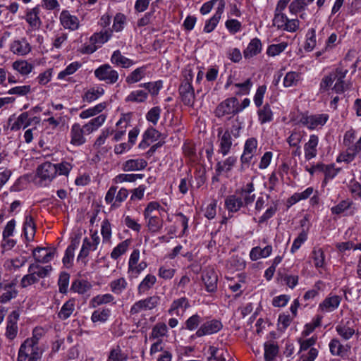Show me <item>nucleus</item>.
I'll use <instances>...</instances> for the list:
<instances>
[{
	"label": "nucleus",
	"mask_w": 361,
	"mask_h": 361,
	"mask_svg": "<svg viewBox=\"0 0 361 361\" xmlns=\"http://www.w3.org/2000/svg\"><path fill=\"white\" fill-rule=\"evenodd\" d=\"M223 328L222 322L216 319H212L203 322L196 331L195 335L200 338L204 336L214 334Z\"/></svg>",
	"instance_id": "obj_16"
},
{
	"label": "nucleus",
	"mask_w": 361,
	"mask_h": 361,
	"mask_svg": "<svg viewBox=\"0 0 361 361\" xmlns=\"http://www.w3.org/2000/svg\"><path fill=\"white\" fill-rule=\"evenodd\" d=\"M147 166V162L144 159H128L122 164V169L126 172L141 171Z\"/></svg>",
	"instance_id": "obj_34"
},
{
	"label": "nucleus",
	"mask_w": 361,
	"mask_h": 361,
	"mask_svg": "<svg viewBox=\"0 0 361 361\" xmlns=\"http://www.w3.org/2000/svg\"><path fill=\"white\" fill-rule=\"evenodd\" d=\"M110 60L111 63L123 68H128L136 63L133 60L123 56L118 49L113 52Z\"/></svg>",
	"instance_id": "obj_27"
},
{
	"label": "nucleus",
	"mask_w": 361,
	"mask_h": 361,
	"mask_svg": "<svg viewBox=\"0 0 361 361\" xmlns=\"http://www.w3.org/2000/svg\"><path fill=\"white\" fill-rule=\"evenodd\" d=\"M255 191V186L252 182L244 185L239 190L240 197L242 198L245 206L250 205L255 199V195L252 194Z\"/></svg>",
	"instance_id": "obj_31"
},
{
	"label": "nucleus",
	"mask_w": 361,
	"mask_h": 361,
	"mask_svg": "<svg viewBox=\"0 0 361 361\" xmlns=\"http://www.w3.org/2000/svg\"><path fill=\"white\" fill-rule=\"evenodd\" d=\"M353 204V202L350 199L341 200L338 204L331 208L332 214L339 215L348 210Z\"/></svg>",
	"instance_id": "obj_63"
},
{
	"label": "nucleus",
	"mask_w": 361,
	"mask_h": 361,
	"mask_svg": "<svg viewBox=\"0 0 361 361\" xmlns=\"http://www.w3.org/2000/svg\"><path fill=\"white\" fill-rule=\"evenodd\" d=\"M100 243V237L97 231L91 234L90 238L85 237L82 240V244L80 252L77 257V261H81L86 264L85 259L88 257L90 251H95Z\"/></svg>",
	"instance_id": "obj_13"
},
{
	"label": "nucleus",
	"mask_w": 361,
	"mask_h": 361,
	"mask_svg": "<svg viewBox=\"0 0 361 361\" xmlns=\"http://www.w3.org/2000/svg\"><path fill=\"white\" fill-rule=\"evenodd\" d=\"M191 307L190 300L185 296L174 299L168 310L170 315L183 316V314Z\"/></svg>",
	"instance_id": "obj_18"
},
{
	"label": "nucleus",
	"mask_w": 361,
	"mask_h": 361,
	"mask_svg": "<svg viewBox=\"0 0 361 361\" xmlns=\"http://www.w3.org/2000/svg\"><path fill=\"white\" fill-rule=\"evenodd\" d=\"M106 116L99 114L81 126L75 123L71 126L70 131V143L74 146H81L86 142V135H90L97 130L105 122Z\"/></svg>",
	"instance_id": "obj_2"
},
{
	"label": "nucleus",
	"mask_w": 361,
	"mask_h": 361,
	"mask_svg": "<svg viewBox=\"0 0 361 361\" xmlns=\"http://www.w3.org/2000/svg\"><path fill=\"white\" fill-rule=\"evenodd\" d=\"M56 170L54 164L44 162L39 165L35 175V183L42 187H46L56 178Z\"/></svg>",
	"instance_id": "obj_8"
},
{
	"label": "nucleus",
	"mask_w": 361,
	"mask_h": 361,
	"mask_svg": "<svg viewBox=\"0 0 361 361\" xmlns=\"http://www.w3.org/2000/svg\"><path fill=\"white\" fill-rule=\"evenodd\" d=\"M157 277L152 274H147L137 286V295H142L151 290L157 283Z\"/></svg>",
	"instance_id": "obj_32"
},
{
	"label": "nucleus",
	"mask_w": 361,
	"mask_h": 361,
	"mask_svg": "<svg viewBox=\"0 0 361 361\" xmlns=\"http://www.w3.org/2000/svg\"><path fill=\"white\" fill-rule=\"evenodd\" d=\"M127 24V18L126 15L122 13H117L113 18L112 27L110 28L112 34L114 32H122Z\"/></svg>",
	"instance_id": "obj_43"
},
{
	"label": "nucleus",
	"mask_w": 361,
	"mask_h": 361,
	"mask_svg": "<svg viewBox=\"0 0 361 361\" xmlns=\"http://www.w3.org/2000/svg\"><path fill=\"white\" fill-rule=\"evenodd\" d=\"M202 317L198 314L195 313L189 317L184 322L183 329L193 331L197 330L200 325L202 324Z\"/></svg>",
	"instance_id": "obj_45"
},
{
	"label": "nucleus",
	"mask_w": 361,
	"mask_h": 361,
	"mask_svg": "<svg viewBox=\"0 0 361 361\" xmlns=\"http://www.w3.org/2000/svg\"><path fill=\"white\" fill-rule=\"evenodd\" d=\"M258 142L255 137H250L246 140L243 152L240 157L242 165H249L257 149Z\"/></svg>",
	"instance_id": "obj_19"
},
{
	"label": "nucleus",
	"mask_w": 361,
	"mask_h": 361,
	"mask_svg": "<svg viewBox=\"0 0 361 361\" xmlns=\"http://www.w3.org/2000/svg\"><path fill=\"white\" fill-rule=\"evenodd\" d=\"M257 114L258 117V121L262 125L270 123L274 119V113L268 103H266L264 105H262L258 108Z\"/></svg>",
	"instance_id": "obj_38"
},
{
	"label": "nucleus",
	"mask_w": 361,
	"mask_h": 361,
	"mask_svg": "<svg viewBox=\"0 0 361 361\" xmlns=\"http://www.w3.org/2000/svg\"><path fill=\"white\" fill-rule=\"evenodd\" d=\"M75 311V302L73 300L66 301L58 312V317L60 319L65 320L69 318Z\"/></svg>",
	"instance_id": "obj_53"
},
{
	"label": "nucleus",
	"mask_w": 361,
	"mask_h": 361,
	"mask_svg": "<svg viewBox=\"0 0 361 361\" xmlns=\"http://www.w3.org/2000/svg\"><path fill=\"white\" fill-rule=\"evenodd\" d=\"M35 233L36 228L32 218L31 216H26L25 222L24 223V238L27 243L25 244L26 250H24V253L28 254L30 252V256L27 257H24V263L31 257L37 262L48 263L54 258L55 252L48 247L34 245L32 242L34 241Z\"/></svg>",
	"instance_id": "obj_1"
},
{
	"label": "nucleus",
	"mask_w": 361,
	"mask_h": 361,
	"mask_svg": "<svg viewBox=\"0 0 361 361\" xmlns=\"http://www.w3.org/2000/svg\"><path fill=\"white\" fill-rule=\"evenodd\" d=\"M238 99L235 97H229L221 102L214 111L215 116L222 118L225 116L238 114Z\"/></svg>",
	"instance_id": "obj_14"
},
{
	"label": "nucleus",
	"mask_w": 361,
	"mask_h": 361,
	"mask_svg": "<svg viewBox=\"0 0 361 361\" xmlns=\"http://www.w3.org/2000/svg\"><path fill=\"white\" fill-rule=\"evenodd\" d=\"M329 119V115L326 113L310 114L302 113L300 116L299 123L310 130L322 129Z\"/></svg>",
	"instance_id": "obj_6"
},
{
	"label": "nucleus",
	"mask_w": 361,
	"mask_h": 361,
	"mask_svg": "<svg viewBox=\"0 0 361 361\" xmlns=\"http://www.w3.org/2000/svg\"><path fill=\"white\" fill-rule=\"evenodd\" d=\"M336 331L344 340H349L355 334V329L350 327L349 322L346 323L341 322L336 326Z\"/></svg>",
	"instance_id": "obj_46"
},
{
	"label": "nucleus",
	"mask_w": 361,
	"mask_h": 361,
	"mask_svg": "<svg viewBox=\"0 0 361 361\" xmlns=\"http://www.w3.org/2000/svg\"><path fill=\"white\" fill-rule=\"evenodd\" d=\"M107 106V103L103 102L94 106L90 107L80 112L79 117L82 119H87L102 113Z\"/></svg>",
	"instance_id": "obj_41"
},
{
	"label": "nucleus",
	"mask_w": 361,
	"mask_h": 361,
	"mask_svg": "<svg viewBox=\"0 0 361 361\" xmlns=\"http://www.w3.org/2000/svg\"><path fill=\"white\" fill-rule=\"evenodd\" d=\"M242 127L238 124H233L231 129L224 130L222 128L217 129V137L219 143L218 152L223 157L228 155L233 145L232 135L235 138L240 136V131Z\"/></svg>",
	"instance_id": "obj_4"
},
{
	"label": "nucleus",
	"mask_w": 361,
	"mask_h": 361,
	"mask_svg": "<svg viewBox=\"0 0 361 361\" xmlns=\"http://www.w3.org/2000/svg\"><path fill=\"white\" fill-rule=\"evenodd\" d=\"M140 252L139 249H134L130 255L128 262V277L129 279H137L140 274L147 267V263L145 261L139 262Z\"/></svg>",
	"instance_id": "obj_10"
},
{
	"label": "nucleus",
	"mask_w": 361,
	"mask_h": 361,
	"mask_svg": "<svg viewBox=\"0 0 361 361\" xmlns=\"http://www.w3.org/2000/svg\"><path fill=\"white\" fill-rule=\"evenodd\" d=\"M132 117V112L121 114L119 120L116 123V130H113L114 137L112 140L114 142L121 140L126 135V129L130 126Z\"/></svg>",
	"instance_id": "obj_17"
},
{
	"label": "nucleus",
	"mask_w": 361,
	"mask_h": 361,
	"mask_svg": "<svg viewBox=\"0 0 361 361\" xmlns=\"http://www.w3.org/2000/svg\"><path fill=\"white\" fill-rule=\"evenodd\" d=\"M163 81L159 80L154 82H148L142 83L140 85V87L145 88L149 94L152 96H157L159 94V91L163 88Z\"/></svg>",
	"instance_id": "obj_59"
},
{
	"label": "nucleus",
	"mask_w": 361,
	"mask_h": 361,
	"mask_svg": "<svg viewBox=\"0 0 361 361\" xmlns=\"http://www.w3.org/2000/svg\"><path fill=\"white\" fill-rule=\"evenodd\" d=\"M310 258L312 260L314 267L319 269H324L326 265V255L322 248L314 247L311 252Z\"/></svg>",
	"instance_id": "obj_29"
},
{
	"label": "nucleus",
	"mask_w": 361,
	"mask_h": 361,
	"mask_svg": "<svg viewBox=\"0 0 361 361\" xmlns=\"http://www.w3.org/2000/svg\"><path fill=\"white\" fill-rule=\"evenodd\" d=\"M161 298L157 295L147 296L136 301L129 311L130 315H137L142 312L152 311L158 307Z\"/></svg>",
	"instance_id": "obj_9"
},
{
	"label": "nucleus",
	"mask_w": 361,
	"mask_h": 361,
	"mask_svg": "<svg viewBox=\"0 0 361 361\" xmlns=\"http://www.w3.org/2000/svg\"><path fill=\"white\" fill-rule=\"evenodd\" d=\"M319 138L315 134L309 136L308 141L304 145L305 159L307 161L315 158L317 155Z\"/></svg>",
	"instance_id": "obj_24"
},
{
	"label": "nucleus",
	"mask_w": 361,
	"mask_h": 361,
	"mask_svg": "<svg viewBox=\"0 0 361 361\" xmlns=\"http://www.w3.org/2000/svg\"><path fill=\"white\" fill-rule=\"evenodd\" d=\"M347 149L345 152L339 154V155L336 158V161L338 163L345 162L350 163L353 161L356 156L360 153V152L355 151L354 146L351 147H346Z\"/></svg>",
	"instance_id": "obj_56"
},
{
	"label": "nucleus",
	"mask_w": 361,
	"mask_h": 361,
	"mask_svg": "<svg viewBox=\"0 0 361 361\" xmlns=\"http://www.w3.org/2000/svg\"><path fill=\"white\" fill-rule=\"evenodd\" d=\"M43 350L39 348H24V360L27 361H41Z\"/></svg>",
	"instance_id": "obj_54"
},
{
	"label": "nucleus",
	"mask_w": 361,
	"mask_h": 361,
	"mask_svg": "<svg viewBox=\"0 0 361 361\" xmlns=\"http://www.w3.org/2000/svg\"><path fill=\"white\" fill-rule=\"evenodd\" d=\"M319 172H322L324 175V178L322 180V185L325 187L327 183L333 180L341 171V168L336 167L334 164H325L319 163Z\"/></svg>",
	"instance_id": "obj_23"
},
{
	"label": "nucleus",
	"mask_w": 361,
	"mask_h": 361,
	"mask_svg": "<svg viewBox=\"0 0 361 361\" xmlns=\"http://www.w3.org/2000/svg\"><path fill=\"white\" fill-rule=\"evenodd\" d=\"M288 46L287 42H281L278 44H272L268 46L266 54L271 57H275L283 52Z\"/></svg>",
	"instance_id": "obj_58"
},
{
	"label": "nucleus",
	"mask_w": 361,
	"mask_h": 361,
	"mask_svg": "<svg viewBox=\"0 0 361 361\" xmlns=\"http://www.w3.org/2000/svg\"><path fill=\"white\" fill-rule=\"evenodd\" d=\"M60 22L65 29L76 30L79 27V20L68 11H63L60 14Z\"/></svg>",
	"instance_id": "obj_26"
},
{
	"label": "nucleus",
	"mask_w": 361,
	"mask_h": 361,
	"mask_svg": "<svg viewBox=\"0 0 361 361\" xmlns=\"http://www.w3.org/2000/svg\"><path fill=\"white\" fill-rule=\"evenodd\" d=\"M308 4L306 0H293L288 6V11L292 15H297L304 12Z\"/></svg>",
	"instance_id": "obj_62"
},
{
	"label": "nucleus",
	"mask_w": 361,
	"mask_h": 361,
	"mask_svg": "<svg viewBox=\"0 0 361 361\" xmlns=\"http://www.w3.org/2000/svg\"><path fill=\"white\" fill-rule=\"evenodd\" d=\"M147 66L137 67L130 72L126 78V82L132 85L141 81L147 75Z\"/></svg>",
	"instance_id": "obj_35"
},
{
	"label": "nucleus",
	"mask_w": 361,
	"mask_h": 361,
	"mask_svg": "<svg viewBox=\"0 0 361 361\" xmlns=\"http://www.w3.org/2000/svg\"><path fill=\"white\" fill-rule=\"evenodd\" d=\"M168 334V327L164 322L157 323L152 328L149 338L160 339V338L166 336Z\"/></svg>",
	"instance_id": "obj_55"
},
{
	"label": "nucleus",
	"mask_w": 361,
	"mask_h": 361,
	"mask_svg": "<svg viewBox=\"0 0 361 361\" xmlns=\"http://www.w3.org/2000/svg\"><path fill=\"white\" fill-rule=\"evenodd\" d=\"M176 272V269L171 268L169 265L163 264L159 267L157 275L160 279L169 281L173 278Z\"/></svg>",
	"instance_id": "obj_64"
},
{
	"label": "nucleus",
	"mask_w": 361,
	"mask_h": 361,
	"mask_svg": "<svg viewBox=\"0 0 361 361\" xmlns=\"http://www.w3.org/2000/svg\"><path fill=\"white\" fill-rule=\"evenodd\" d=\"M224 205L228 214H230L238 212L245 204L241 197L231 195L225 199Z\"/></svg>",
	"instance_id": "obj_33"
},
{
	"label": "nucleus",
	"mask_w": 361,
	"mask_h": 361,
	"mask_svg": "<svg viewBox=\"0 0 361 361\" xmlns=\"http://www.w3.org/2000/svg\"><path fill=\"white\" fill-rule=\"evenodd\" d=\"M210 356L209 361H226L228 356V351L224 348H219L215 346H209L208 350Z\"/></svg>",
	"instance_id": "obj_47"
},
{
	"label": "nucleus",
	"mask_w": 361,
	"mask_h": 361,
	"mask_svg": "<svg viewBox=\"0 0 361 361\" xmlns=\"http://www.w3.org/2000/svg\"><path fill=\"white\" fill-rule=\"evenodd\" d=\"M303 81L302 73L298 71H289L283 78V85L284 87H298Z\"/></svg>",
	"instance_id": "obj_30"
},
{
	"label": "nucleus",
	"mask_w": 361,
	"mask_h": 361,
	"mask_svg": "<svg viewBox=\"0 0 361 361\" xmlns=\"http://www.w3.org/2000/svg\"><path fill=\"white\" fill-rule=\"evenodd\" d=\"M148 98V93L142 90H133L126 97V102L142 103Z\"/></svg>",
	"instance_id": "obj_52"
},
{
	"label": "nucleus",
	"mask_w": 361,
	"mask_h": 361,
	"mask_svg": "<svg viewBox=\"0 0 361 361\" xmlns=\"http://www.w3.org/2000/svg\"><path fill=\"white\" fill-rule=\"evenodd\" d=\"M94 77L99 81L107 85H114L119 79V74L116 70L108 63L102 64L94 71Z\"/></svg>",
	"instance_id": "obj_12"
},
{
	"label": "nucleus",
	"mask_w": 361,
	"mask_h": 361,
	"mask_svg": "<svg viewBox=\"0 0 361 361\" xmlns=\"http://www.w3.org/2000/svg\"><path fill=\"white\" fill-rule=\"evenodd\" d=\"M130 353L118 344L111 345L106 353V361H128Z\"/></svg>",
	"instance_id": "obj_20"
},
{
	"label": "nucleus",
	"mask_w": 361,
	"mask_h": 361,
	"mask_svg": "<svg viewBox=\"0 0 361 361\" xmlns=\"http://www.w3.org/2000/svg\"><path fill=\"white\" fill-rule=\"evenodd\" d=\"M202 281L207 292L213 293L217 289V275L214 270H208L202 276Z\"/></svg>",
	"instance_id": "obj_28"
},
{
	"label": "nucleus",
	"mask_w": 361,
	"mask_h": 361,
	"mask_svg": "<svg viewBox=\"0 0 361 361\" xmlns=\"http://www.w3.org/2000/svg\"><path fill=\"white\" fill-rule=\"evenodd\" d=\"M101 235L103 243H111L112 236V226L110 221L105 219L101 224Z\"/></svg>",
	"instance_id": "obj_57"
},
{
	"label": "nucleus",
	"mask_w": 361,
	"mask_h": 361,
	"mask_svg": "<svg viewBox=\"0 0 361 361\" xmlns=\"http://www.w3.org/2000/svg\"><path fill=\"white\" fill-rule=\"evenodd\" d=\"M78 245L79 240H74L67 247L62 259L63 264L66 267L70 268L72 266L75 255V250L78 248Z\"/></svg>",
	"instance_id": "obj_39"
},
{
	"label": "nucleus",
	"mask_w": 361,
	"mask_h": 361,
	"mask_svg": "<svg viewBox=\"0 0 361 361\" xmlns=\"http://www.w3.org/2000/svg\"><path fill=\"white\" fill-rule=\"evenodd\" d=\"M279 353V346L274 342L264 343V359L266 361H274Z\"/></svg>",
	"instance_id": "obj_60"
},
{
	"label": "nucleus",
	"mask_w": 361,
	"mask_h": 361,
	"mask_svg": "<svg viewBox=\"0 0 361 361\" xmlns=\"http://www.w3.org/2000/svg\"><path fill=\"white\" fill-rule=\"evenodd\" d=\"M272 25L277 30L293 33L300 29V22L298 18H289L286 13L274 17Z\"/></svg>",
	"instance_id": "obj_11"
},
{
	"label": "nucleus",
	"mask_w": 361,
	"mask_h": 361,
	"mask_svg": "<svg viewBox=\"0 0 361 361\" xmlns=\"http://www.w3.org/2000/svg\"><path fill=\"white\" fill-rule=\"evenodd\" d=\"M44 334L42 327H35L32 331V336L24 341V348H39L38 342Z\"/></svg>",
	"instance_id": "obj_44"
},
{
	"label": "nucleus",
	"mask_w": 361,
	"mask_h": 361,
	"mask_svg": "<svg viewBox=\"0 0 361 361\" xmlns=\"http://www.w3.org/2000/svg\"><path fill=\"white\" fill-rule=\"evenodd\" d=\"M111 316V310L108 308L99 309L94 311L91 315L93 323H105Z\"/></svg>",
	"instance_id": "obj_49"
},
{
	"label": "nucleus",
	"mask_w": 361,
	"mask_h": 361,
	"mask_svg": "<svg viewBox=\"0 0 361 361\" xmlns=\"http://www.w3.org/2000/svg\"><path fill=\"white\" fill-rule=\"evenodd\" d=\"M342 301V297L330 293L319 304L317 311L322 314L329 313L337 310Z\"/></svg>",
	"instance_id": "obj_15"
},
{
	"label": "nucleus",
	"mask_w": 361,
	"mask_h": 361,
	"mask_svg": "<svg viewBox=\"0 0 361 361\" xmlns=\"http://www.w3.org/2000/svg\"><path fill=\"white\" fill-rule=\"evenodd\" d=\"M114 297L111 293L99 294L93 297L90 303L92 307H96L110 302L115 303Z\"/></svg>",
	"instance_id": "obj_50"
},
{
	"label": "nucleus",
	"mask_w": 361,
	"mask_h": 361,
	"mask_svg": "<svg viewBox=\"0 0 361 361\" xmlns=\"http://www.w3.org/2000/svg\"><path fill=\"white\" fill-rule=\"evenodd\" d=\"M19 319V314L16 311H13L8 317V324L6 327V336L13 339L17 334V322Z\"/></svg>",
	"instance_id": "obj_37"
},
{
	"label": "nucleus",
	"mask_w": 361,
	"mask_h": 361,
	"mask_svg": "<svg viewBox=\"0 0 361 361\" xmlns=\"http://www.w3.org/2000/svg\"><path fill=\"white\" fill-rule=\"evenodd\" d=\"M113 34L111 32V30H110V28L105 30L103 29L99 32L94 33L90 37V40L92 43L99 44L101 46L102 44H104V43L110 40Z\"/></svg>",
	"instance_id": "obj_40"
},
{
	"label": "nucleus",
	"mask_w": 361,
	"mask_h": 361,
	"mask_svg": "<svg viewBox=\"0 0 361 361\" xmlns=\"http://www.w3.org/2000/svg\"><path fill=\"white\" fill-rule=\"evenodd\" d=\"M317 45V36L314 29H309L305 35V42L304 44V49L306 51H312Z\"/></svg>",
	"instance_id": "obj_61"
},
{
	"label": "nucleus",
	"mask_w": 361,
	"mask_h": 361,
	"mask_svg": "<svg viewBox=\"0 0 361 361\" xmlns=\"http://www.w3.org/2000/svg\"><path fill=\"white\" fill-rule=\"evenodd\" d=\"M117 189L118 187L111 185L105 195V203L110 206L111 210L119 208L129 195V191L126 188H121L118 190Z\"/></svg>",
	"instance_id": "obj_7"
},
{
	"label": "nucleus",
	"mask_w": 361,
	"mask_h": 361,
	"mask_svg": "<svg viewBox=\"0 0 361 361\" xmlns=\"http://www.w3.org/2000/svg\"><path fill=\"white\" fill-rule=\"evenodd\" d=\"M160 211H164V208L157 201L149 202L143 211L145 227L152 234L159 233L163 228V219L155 214L160 213Z\"/></svg>",
	"instance_id": "obj_3"
},
{
	"label": "nucleus",
	"mask_w": 361,
	"mask_h": 361,
	"mask_svg": "<svg viewBox=\"0 0 361 361\" xmlns=\"http://www.w3.org/2000/svg\"><path fill=\"white\" fill-rule=\"evenodd\" d=\"M105 93L102 84H94L86 89L82 95V100L88 104L92 103L102 97Z\"/></svg>",
	"instance_id": "obj_21"
},
{
	"label": "nucleus",
	"mask_w": 361,
	"mask_h": 361,
	"mask_svg": "<svg viewBox=\"0 0 361 361\" xmlns=\"http://www.w3.org/2000/svg\"><path fill=\"white\" fill-rule=\"evenodd\" d=\"M193 74L189 71L184 75V78L181 81L178 88V93L181 102L184 105L193 106L195 101V89L192 85Z\"/></svg>",
	"instance_id": "obj_5"
},
{
	"label": "nucleus",
	"mask_w": 361,
	"mask_h": 361,
	"mask_svg": "<svg viewBox=\"0 0 361 361\" xmlns=\"http://www.w3.org/2000/svg\"><path fill=\"white\" fill-rule=\"evenodd\" d=\"M109 286L111 291L116 295H121L128 287L127 280L124 277L112 280Z\"/></svg>",
	"instance_id": "obj_48"
},
{
	"label": "nucleus",
	"mask_w": 361,
	"mask_h": 361,
	"mask_svg": "<svg viewBox=\"0 0 361 361\" xmlns=\"http://www.w3.org/2000/svg\"><path fill=\"white\" fill-rule=\"evenodd\" d=\"M225 8V2L221 0L216 9L214 14L209 19L206 20L203 31L205 33H210L216 27Z\"/></svg>",
	"instance_id": "obj_22"
},
{
	"label": "nucleus",
	"mask_w": 361,
	"mask_h": 361,
	"mask_svg": "<svg viewBox=\"0 0 361 361\" xmlns=\"http://www.w3.org/2000/svg\"><path fill=\"white\" fill-rule=\"evenodd\" d=\"M237 162V157L230 156L223 161H219L216 166V171L218 175L223 172L230 171Z\"/></svg>",
	"instance_id": "obj_42"
},
{
	"label": "nucleus",
	"mask_w": 361,
	"mask_h": 361,
	"mask_svg": "<svg viewBox=\"0 0 361 361\" xmlns=\"http://www.w3.org/2000/svg\"><path fill=\"white\" fill-rule=\"evenodd\" d=\"M131 243L130 239H126L121 243H119L111 251V258L116 260L120 258L121 256L124 255L130 245Z\"/></svg>",
	"instance_id": "obj_51"
},
{
	"label": "nucleus",
	"mask_w": 361,
	"mask_h": 361,
	"mask_svg": "<svg viewBox=\"0 0 361 361\" xmlns=\"http://www.w3.org/2000/svg\"><path fill=\"white\" fill-rule=\"evenodd\" d=\"M39 6L37 5L35 8L27 11L26 14V21L29 24L30 28L28 29L27 32L29 34L32 31L38 30L41 26L42 22L39 18Z\"/></svg>",
	"instance_id": "obj_25"
},
{
	"label": "nucleus",
	"mask_w": 361,
	"mask_h": 361,
	"mask_svg": "<svg viewBox=\"0 0 361 361\" xmlns=\"http://www.w3.org/2000/svg\"><path fill=\"white\" fill-rule=\"evenodd\" d=\"M262 45L261 40L257 38H253L249 42L247 48L243 51V55L245 59H250L259 54L262 51Z\"/></svg>",
	"instance_id": "obj_36"
}]
</instances>
